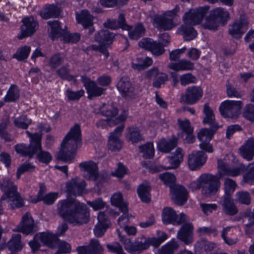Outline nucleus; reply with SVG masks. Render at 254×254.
Listing matches in <instances>:
<instances>
[{"mask_svg":"<svg viewBox=\"0 0 254 254\" xmlns=\"http://www.w3.org/2000/svg\"><path fill=\"white\" fill-rule=\"evenodd\" d=\"M126 117L127 113L126 112L124 111L119 117L116 119L115 120H111L108 119H107L106 120H100L96 123V125L98 127H101L102 128H104L107 124H108L110 126H112L113 125H116L124 121L126 119Z\"/></svg>","mask_w":254,"mask_h":254,"instance_id":"obj_42","label":"nucleus"},{"mask_svg":"<svg viewBox=\"0 0 254 254\" xmlns=\"http://www.w3.org/2000/svg\"><path fill=\"white\" fill-rule=\"evenodd\" d=\"M117 233L120 237V241L124 245L125 249L127 252L130 254H139L148 248V244L147 243L138 241L132 242L130 239L125 238L122 236L119 230H117Z\"/></svg>","mask_w":254,"mask_h":254,"instance_id":"obj_11","label":"nucleus"},{"mask_svg":"<svg viewBox=\"0 0 254 254\" xmlns=\"http://www.w3.org/2000/svg\"><path fill=\"white\" fill-rule=\"evenodd\" d=\"M235 200L241 204L249 205L251 204V197L250 193L247 191H238L236 193Z\"/></svg>","mask_w":254,"mask_h":254,"instance_id":"obj_53","label":"nucleus"},{"mask_svg":"<svg viewBox=\"0 0 254 254\" xmlns=\"http://www.w3.org/2000/svg\"><path fill=\"white\" fill-rule=\"evenodd\" d=\"M77 18L84 28L93 25V17L87 10H82L81 14L77 16Z\"/></svg>","mask_w":254,"mask_h":254,"instance_id":"obj_43","label":"nucleus"},{"mask_svg":"<svg viewBox=\"0 0 254 254\" xmlns=\"http://www.w3.org/2000/svg\"><path fill=\"white\" fill-rule=\"evenodd\" d=\"M34 227V220L29 212H26L22 217V220L14 230L28 235L33 232Z\"/></svg>","mask_w":254,"mask_h":254,"instance_id":"obj_22","label":"nucleus"},{"mask_svg":"<svg viewBox=\"0 0 254 254\" xmlns=\"http://www.w3.org/2000/svg\"><path fill=\"white\" fill-rule=\"evenodd\" d=\"M193 227L191 223H186L181 227L177 234V238L184 242L189 244L192 242Z\"/></svg>","mask_w":254,"mask_h":254,"instance_id":"obj_25","label":"nucleus"},{"mask_svg":"<svg viewBox=\"0 0 254 254\" xmlns=\"http://www.w3.org/2000/svg\"><path fill=\"white\" fill-rule=\"evenodd\" d=\"M21 235L15 234L12 235V238L7 243V247L12 252L19 251L22 248L21 243Z\"/></svg>","mask_w":254,"mask_h":254,"instance_id":"obj_40","label":"nucleus"},{"mask_svg":"<svg viewBox=\"0 0 254 254\" xmlns=\"http://www.w3.org/2000/svg\"><path fill=\"white\" fill-rule=\"evenodd\" d=\"M114 35L108 30H102L95 35L94 40L100 45L109 46L113 41Z\"/></svg>","mask_w":254,"mask_h":254,"instance_id":"obj_30","label":"nucleus"},{"mask_svg":"<svg viewBox=\"0 0 254 254\" xmlns=\"http://www.w3.org/2000/svg\"><path fill=\"white\" fill-rule=\"evenodd\" d=\"M248 24L247 20L244 17L241 16L239 20H236L234 22L231 27L229 29V34L234 38L239 39L247 30Z\"/></svg>","mask_w":254,"mask_h":254,"instance_id":"obj_21","label":"nucleus"},{"mask_svg":"<svg viewBox=\"0 0 254 254\" xmlns=\"http://www.w3.org/2000/svg\"><path fill=\"white\" fill-rule=\"evenodd\" d=\"M158 238H149L146 240L144 243L148 244V247L150 245L154 246L155 247H158L160 244L164 242L167 238V235L163 232L158 231Z\"/></svg>","mask_w":254,"mask_h":254,"instance_id":"obj_45","label":"nucleus"},{"mask_svg":"<svg viewBox=\"0 0 254 254\" xmlns=\"http://www.w3.org/2000/svg\"><path fill=\"white\" fill-rule=\"evenodd\" d=\"M203 112L205 115L203 120V124H208L210 126V128H207L213 132H215L218 128L219 126L215 121V117L212 110L207 104L204 106Z\"/></svg>","mask_w":254,"mask_h":254,"instance_id":"obj_31","label":"nucleus"},{"mask_svg":"<svg viewBox=\"0 0 254 254\" xmlns=\"http://www.w3.org/2000/svg\"><path fill=\"white\" fill-rule=\"evenodd\" d=\"M210 14L219 23L223 25L230 18L229 12L222 8H217L210 11Z\"/></svg>","mask_w":254,"mask_h":254,"instance_id":"obj_37","label":"nucleus"},{"mask_svg":"<svg viewBox=\"0 0 254 254\" xmlns=\"http://www.w3.org/2000/svg\"><path fill=\"white\" fill-rule=\"evenodd\" d=\"M168 67L176 71L192 70L194 68V64L187 60H182L177 63H171Z\"/></svg>","mask_w":254,"mask_h":254,"instance_id":"obj_34","label":"nucleus"},{"mask_svg":"<svg viewBox=\"0 0 254 254\" xmlns=\"http://www.w3.org/2000/svg\"><path fill=\"white\" fill-rule=\"evenodd\" d=\"M159 178L168 186H171L176 180L175 176L171 173L166 172L159 175Z\"/></svg>","mask_w":254,"mask_h":254,"instance_id":"obj_61","label":"nucleus"},{"mask_svg":"<svg viewBox=\"0 0 254 254\" xmlns=\"http://www.w3.org/2000/svg\"><path fill=\"white\" fill-rule=\"evenodd\" d=\"M80 39V34L78 33H70L64 31L62 36V40L65 43H76Z\"/></svg>","mask_w":254,"mask_h":254,"instance_id":"obj_48","label":"nucleus"},{"mask_svg":"<svg viewBox=\"0 0 254 254\" xmlns=\"http://www.w3.org/2000/svg\"><path fill=\"white\" fill-rule=\"evenodd\" d=\"M33 253H35L41 246H48V233L42 232L37 234L33 240L29 242Z\"/></svg>","mask_w":254,"mask_h":254,"instance_id":"obj_29","label":"nucleus"},{"mask_svg":"<svg viewBox=\"0 0 254 254\" xmlns=\"http://www.w3.org/2000/svg\"><path fill=\"white\" fill-rule=\"evenodd\" d=\"M183 12L180 6L177 5L173 9L166 11L163 15L155 14L150 17L153 24L160 31L170 30L176 26L173 22L174 19L179 16Z\"/></svg>","mask_w":254,"mask_h":254,"instance_id":"obj_6","label":"nucleus"},{"mask_svg":"<svg viewBox=\"0 0 254 254\" xmlns=\"http://www.w3.org/2000/svg\"><path fill=\"white\" fill-rule=\"evenodd\" d=\"M127 137L132 143L137 142L142 139L139 129L136 127H128Z\"/></svg>","mask_w":254,"mask_h":254,"instance_id":"obj_54","label":"nucleus"},{"mask_svg":"<svg viewBox=\"0 0 254 254\" xmlns=\"http://www.w3.org/2000/svg\"><path fill=\"white\" fill-rule=\"evenodd\" d=\"M107 248L109 252L116 254H126L121 245L118 243H115L112 244H107Z\"/></svg>","mask_w":254,"mask_h":254,"instance_id":"obj_63","label":"nucleus"},{"mask_svg":"<svg viewBox=\"0 0 254 254\" xmlns=\"http://www.w3.org/2000/svg\"><path fill=\"white\" fill-rule=\"evenodd\" d=\"M128 31V35L131 40H136L144 36L145 29L141 24H138L134 27L128 25V29H125Z\"/></svg>","mask_w":254,"mask_h":254,"instance_id":"obj_38","label":"nucleus"},{"mask_svg":"<svg viewBox=\"0 0 254 254\" xmlns=\"http://www.w3.org/2000/svg\"><path fill=\"white\" fill-rule=\"evenodd\" d=\"M184 154L181 148H178L176 151L168 157L170 166L166 167V169H176L180 165L183 161Z\"/></svg>","mask_w":254,"mask_h":254,"instance_id":"obj_32","label":"nucleus"},{"mask_svg":"<svg viewBox=\"0 0 254 254\" xmlns=\"http://www.w3.org/2000/svg\"><path fill=\"white\" fill-rule=\"evenodd\" d=\"M244 117L247 120L254 122V105L253 104L248 105L243 113Z\"/></svg>","mask_w":254,"mask_h":254,"instance_id":"obj_64","label":"nucleus"},{"mask_svg":"<svg viewBox=\"0 0 254 254\" xmlns=\"http://www.w3.org/2000/svg\"><path fill=\"white\" fill-rule=\"evenodd\" d=\"M84 91L80 90L77 91H73L71 89L68 88L66 91V94L68 100L69 101L78 100L84 95Z\"/></svg>","mask_w":254,"mask_h":254,"instance_id":"obj_58","label":"nucleus"},{"mask_svg":"<svg viewBox=\"0 0 254 254\" xmlns=\"http://www.w3.org/2000/svg\"><path fill=\"white\" fill-rule=\"evenodd\" d=\"M35 169V166L30 163H24L20 165L17 169L16 177L18 179L20 175L25 172L33 171Z\"/></svg>","mask_w":254,"mask_h":254,"instance_id":"obj_62","label":"nucleus"},{"mask_svg":"<svg viewBox=\"0 0 254 254\" xmlns=\"http://www.w3.org/2000/svg\"><path fill=\"white\" fill-rule=\"evenodd\" d=\"M30 52V47L25 46L19 49L16 53L13 55V57L17 59L18 61H21L27 59Z\"/></svg>","mask_w":254,"mask_h":254,"instance_id":"obj_57","label":"nucleus"},{"mask_svg":"<svg viewBox=\"0 0 254 254\" xmlns=\"http://www.w3.org/2000/svg\"><path fill=\"white\" fill-rule=\"evenodd\" d=\"M81 80L86 87L88 94V98L92 99L93 97H98L104 94L106 89L98 87L96 83L85 76H81Z\"/></svg>","mask_w":254,"mask_h":254,"instance_id":"obj_16","label":"nucleus"},{"mask_svg":"<svg viewBox=\"0 0 254 254\" xmlns=\"http://www.w3.org/2000/svg\"><path fill=\"white\" fill-rule=\"evenodd\" d=\"M23 24L20 28V33L17 38L22 39L33 35L38 28V23L33 16L26 17L22 19Z\"/></svg>","mask_w":254,"mask_h":254,"instance_id":"obj_8","label":"nucleus"},{"mask_svg":"<svg viewBox=\"0 0 254 254\" xmlns=\"http://www.w3.org/2000/svg\"><path fill=\"white\" fill-rule=\"evenodd\" d=\"M105 27L112 30L118 29L120 28L122 29H128V25L126 23L125 15L121 13L118 20L116 19H108L104 23Z\"/></svg>","mask_w":254,"mask_h":254,"instance_id":"obj_28","label":"nucleus"},{"mask_svg":"<svg viewBox=\"0 0 254 254\" xmlns=\"http://www.w3.org/2000/svg\"><path fill=\"white\" fill-rule=\"evenodd\" d=\"M209 9V6L199 7L190 9L183 16L184 24L178 29V33L183 35L185 40L190 41L195 38L197 32L192 26L201 22Z\"/></svg>","mask_w":254,"mask_h":254,"instance_id":"obj_4","label":"nucleus"},{"mask_svg":"<svg viewBox=\"0 0 254 254\" xmlns=\"http://www.w3.org/2000/svg\"><path fill=\"white\" fill-rule=\"evenodd\" d=\"M88 247L90 254H103L104 248L101 245L98 240H91Z\"/></svg>","mask_w":254,"mask_h":254,"instance_id":"obj_52","label":"nucleus"},{"mask_svg":"<svg viewBox=\"0 0 254 254\" xmlns=\"http://www.w3.org/2000/svg\"><path fill=\"white\" fill-rule=\"evenodd\" d=\"M203 90L199 86H193L188 87L185 95H183L180 99L181 103L193 104L198 101L202 96Z\"/></svg>","mask_w":254,"mask_h":254,"instance_id":"obj_12","label":"nucleus"},{"mask_svg":"<svg viewBox=\"0 0 254 254\" xmlns=\"http://www.w3.org/2000/svg\"><path fill=\"white\" fill-rule=\"evenodd\" d=\"M196 247L202 252H209L216 247V245L215 243L208 241L206 240L202 239L197 242Z\"/></svg>","mask_w":254,"mask_h":254,"instance_id":"obj_47","label":"nucleus"},{"mask_svg":"<svg viewBox=\"0 0 254 254\" xmlns=\"http://www.w3.org/2000/svg\"><path fill=\"white\" fill-rule=\"evenodd\" d=\"M81 142L80 127L75 124L66 135L61 144V148L56 155L57 160L70 163L74 158L76 150Z\"/></svg>","mask_w":254,"mask_h":254,"instance_id":"obj_3","label":"nucleus"},{"mask_svg":"<svg viewBox=\"0 0 254 254\" xmlns=\"http://www.w3.org/2000/svg\"><path fill=\"white\" fill-rule=\"evenodd\" d=\"M138 45L141 48L151 52L155 56H160L165 52L164 46L160 42L151 39L143 38L139 42Z\"/></svg>","mask_w":254,"mask_h":254,"instance_id":"obj_14","label":"nucleus"},{"mask_svg":"<svg viewBox=\"0 0 254 254\" xmlns=\"http://www.w3.org/2000/svg\"><path fill=\"white\" fill-rule=\"evenodd\" d=\"M111 202L113 205L119 207L121 212L127 210V204L123 201L121 193L114 194L111 197Z\"/></svg>","mask_w":254,"mask_h":254,"instance_id":"obj_39","label":"nucleus"},{"mask_svg":"<svg viewBox=\"0 0 254 254\" xmlns=\"http://www.w3.org/2000/svg\"><path fill=\"white\" fill-rule=\"evenodd\" d=\"M59 215L73 226H80L90 221V212L87 206L73 198L60 201L58 204Z\"/></svg>","mask_w":254,"mask_h":254,"instance_id":"obj_1","label":"nucleus"},{"mask_svg":"<svg viewBox=\"0 0 254 254\" xmlns=\"http://www.w3.org/2000/svg\"><path fill=\"white\" fill-rule=\"evenodd\" d=\"M240 155L248 161L253 159L254 156V138H249L244 144L239 148Z\"/></svg>","mask_w":254,"mask_h":254,"instance_id":"obj_27","label":"nucleus"},{"mask_svg":"<svg viewBox=\"0 0 254 254\" xmlns=\"http://www.w3.org/2000/svg\"><path fill=\"white\" fill-rule=\"evenodd\" d=\"M49 25L51 27L50 38L53 41L62 37L65 29H62L61 23L58 20L49 21Z\"/></svg>","mask_w":254,"mask_h":254,"instance_id":"obj_33","label":"nucleus"},{"mask_svg":"<svg viewBox=\"0 0 254 254\" xmlns=\"http://www.w3.org/2000/svg\"><path fill=\"white\" fill-rule=\"evenodd\" d=\"M219 24V23L215 18H213L210 13L209 15L206 18L205 22L203 24V26L205 29L216 30L217 29Z\"/></svg>","mask_w":254,"mask_h":254,"instance_id":"obj_56","label":"nucleus"},{"mask_svg":"<svg viewBox=\"0 0 254 254\" xmlns=\"http://www.w3.org/2000/svg\"><path fill=\"white\" fill-rule=\"evenodd\" d=\"M13 123L16 127L26 129L29 125L31 124V120H28L26 116L22 115L15 118Z\"/></svg>","mask_w":254,"mask_h":254,"instance_id":"obj_55","label":"nucleus"},{"mask_svg":"<svg viewBox=\"0 0 254 254\" xmlns=\"http://www.w3.org/2000/svg\"><path fill=\"white\" fill-rule=\"evenodd\" d=\"M214 133L213 131L205 128L202 129L198 132L197 136L201 141L199 147L202 150L209 153L213 151L212 146L209 143V141L212 138Z\"/></svg>","mask_w":254,"mask_h":254,"instance_id":"obj_17","label":"nucleus"},{"mask_svg":"<svg viewBox=\"0 0 254 254\" xmlns=\"http://www.w3.org/2000/svg\"><path fill=\"white\" fill-rule=\"evenodd\" d=\"M79 167L82 171L85 172L84 177L87 180L95 181L101 177L97 164L92 161L80 163Z\"/></svg>","mask_w":254,"mask_h":254,"instance_id":"obj_13","label":"nucleus"},{"mask_svg":"<svg viewBox=\"0 0 254 254\" xmlns=\"http://www.w3.org/2000/svg\"><path fill=\"white\" fill-rule=\"evenodd\" d=\"M26 133L30 139V144L28 146L23 144L15 145V149L16 152L22 156L31 158L39 150L40 152L37 155L39 160L48 164V153L41 149L42 133L41 132L32 133L29 131H26Z\"/></svg>","mask_w":254,"mask_h":254,"instance_id":"obj_5","label":"nucleus"},{"mask_svg":"<svg viewBox=\"0 0 254 254\" xmlns=\"http://www.w3.org/2000/svg\"><path fill=\"white\" fill-rule=\"evenodd\" d=\"M57 73L63 79L76 81L74 77L69 74V70L65 67L63 66L59 70H57Z\"/></svg>","mask_w":254,"mask_h":254,"instance_id":"obj_59","label":"nucleus"},{"mask_svg":"<svg viewBox=\"0 0 254 254\" xmlns=\"http://www.w3.org/2000/svg\"><path fill=\"white\" fill-rule=\"evenodd\" d=\"M118 109L111 105H103L101 108L100 113L103 116H106L108 120H113L112 119L118 114Z\"/></svg>","mask_w":254,"mask_h":254,"instance_id":"obj_41","label":"nucleus"},{"mask_svg":"<svg viewBox=\"0 0 254 254\" xmlns=\"http://www.w3.org/2000/svg\"><path fill=\"white\" fill-rule=\"evenodd\" d=\"M224 186L225 191L224 195L232 196V194L234 192L237 187L236 182L233 180L227 178L225 179Z\"/></svg>","mask_w":254,"mask_h":254,"instance_id":"obj_49","label":"nucleus"},{"mask_svg":"<svg viewBox=\"0 0 254 254\" xmlns=\"http://www.w3.org/2000/svg\"><path fill=\"white\" fill-rule=\"evenodd\" d=\"M177 145V139L174 137L172 139L167 140L163 138L158 143V149L164 153L170 152Z\"/></svg>","mask_w":254,"mask_h":254,"instance_id":"obj_35","label":"nucleus"},{"mask_svg":"<svg viewBox=\"0 0 254 254\" xmlns=\"http://www.w3.org/2000/svg\"><path fill=\"white\" fill-rule=\"evenodd\" d=\"M85 186V181L78 177L71 179L66 184L67 192L69 196L81 195Z\"/></svg>","mask_w":254,"mask_h":254,"instance_id":"obj_15","label":"nucleus"},{"mask_svg":"<svg viewBox=\"0 0 254 254\" xmlns=\"http://www.w3.org/2000/svg\"><path fill=\"white\" fill-rule=\"evenodd\" d=\"M58 246L59 249L55 254H67L71 252L70 245L65 241H60L57 236L49 232V248Z\"/></svg>","mask_w":254,"mask_h":254,"instance_id":"obj_18","label":"nucleus"},{"mask_svg":"<svg viewBox=\"0 0 254 254\" xmlns=\"http://www.w3.org/2000/svg\"><path fill=\"white\" fill-rule=\"evenodd\" d=\"M117 86L122 96L125 98L134 99L137 96L134 88L127 78H122Z\"/></svg>","mask_w":254,"mask_h":254,"instance_id":"obj_19","label":"nucleus"},{"mask_svg":"<svg viewBox=\"0 0 254 254\" xmlns=\"http://www.w3.org/2000/svg\"><path fill=\"white\" fill-rule=\"evenodd\" d=\"M179 245L176 241H172L171 242L163 246L160 250V254H173L177 251Z\"/></svg>","mask_w":254,"mask_h":254,"instance_id":"obj_51","label":"nucleus"},{"mask_svg":"<svg viewBox=\"0 0 254 254\" xmlns=\"http://www.w3.org/2000/svg\"><path fill=\"white\" fill-rule=\"evenodd\" d=\"M188 220V216L184 213H181L179 217L175 211L171 207H165L163 210L162 221L164 224L172 223L179 225Z\"/></svg>","mask_w":254,"mask_h":254,"instance_id":"obj_9","label":"nucleus"},{"mask_svg":"<svg viewBox=\"0 0 254 254\" xmlns=\"http://www.w3.org/2000/svg\"><path fill=\"white\" fill-rule=\"evenodd\" d=\"M207 155L202 151L193 152L188 155V165L190 170H194L202 166L206 162Z\"/></svg>","mask_w":254,"mask_h":254,"instance_id":"obj_20","label":"nucleus"},{"mask_svg":"<svg viewBox=\"0 0 254 254\" xmlns=\"http://www.w3.org/2000/svg\"><path fill=\"white\" fill-rule=\"evenodd\" d=\"M242 106L241 101L228 100L221 104L219 110L223 117L234 118L238 116Z\"/></svg>","mask_w":254,"mask_h":254,"instance_id":"obj_7","label":"nucleus"},{"mask_svg":"<svg viewBox=\"0 0 254 254\" xmlns=\"http://www.w3.org/2000/svg\"><path fill=\"white\" fill-rule=\"evenodd\" d=\"M47 191V187L43 183L39 184V190L37 194V198L32 200V202L36 203L41 200L43 201L46 204H48V194L44 195Z\"/></svg>","mask_w":254,"mask_h":254,"instance_id":"obj_50","label":"nucleus"},{"mask_svg":"<svg viewBox=\"0 0 254 254\" xmlns=\"http://www.w3.org/2000/svg\"><path fill=\"white\" fill-rule=\"evenodd\" d=\"M19 97V91L15 85H11L4 98L6 102H14Z\"/></svg>","mask_w":254,"mask_h":254,"instance_id":"obj_46","label":"nucleus"},{"mask_svg":"<svg viewBox=\"0 0 254 254\" xmlns=\"http://www.w3.org/2000/svg\"><path fill=\"white\" fill-rule=\"evenodd\" d=\"M218 175L204 174L200 176V187L202 193L205 196L214 195L219 190L221 183L220 179L225 175L235 177L245 170L244 165L238 167L231 168L228 164L220 159L218 160Z\"/></svg>","mask_w":254,"mask_h":254,"instance_id":"obj_2","label":"nucleus"},{"mask_svg":"<svg viewBox=\"0 0 254 254\" xmlns=\"http://www.w3.org/2000/svg\"><path fill=\"white\" fill-rule=\"evenodd\" d=\"M1 203L6 201L12 209L23 205V199L17 191L16 186L12 187L6 191L1 197Z\"/></svg>","mask_w":254,"mask_h":254,"instance_id":"obj_10","label":"nucleus"},{"mask_svg":"<svg viewBox=\"0 0 254 254\" xmlns=\"http://www.w3.org/2000/svg\"><path fill=\"white\" fill-rule=\"evenodd\" d=\"M221 204L223 212L227 215L234 216L238 213V208L234 203L232 196L223 195L222 197Z\"/></svg>","mask_w":254,"mask_h":254,"instance_id":"obj_26","label":"nucleus"},{"mask_svg":"<svg viewBox=\"0 0 254 254\" xmlns=\"http://www.w3.org/2000/svg\"><path fill=\"white\" fill-rule=\"evenodd\" d=\"M140 151L142 153L144 159L152 158L154 154V149L152 143H147L139 146Z\"/></svg>","mask_w":254,"mask_h":254,"instance_id":"obj_44","label":"nucleus"},{"mask_svg":"<svg viewBox=\"0 0 254 254\" xmlns=\"http://www.w3.org/2000/svg\"><path fill=\"white\" fill-rule=\"evenodd\" d=\"M150 184L148 182H144L138 186L137 193L143 202L148 203L150 201Z\"/></svg>","mask_w":254,"mask_h":254,"instance_id":"obj_36","label":"nucleus"},{"mask_svg":"<svg viewBox=\"0 0 254 254\" xmlns=\"http://www.w3.org/2000/svg\"><path fill=\"white\" fill-rule=\"evenodd\" d=\"M178 124L183 133L193 132V128L191 127L190 123L188 120L183 121L180 119H178Z\"/></svg>","mask_w":254,"mask_h":254,"instance_id":"obj_60","label":"nucleus"},{"mask_svg":"<svg viewBox=\"0 0 254 254\" xmlns=\"http://www.w3.org/2000/svg\"><path fill=\"white\" fill-rule=\"evenodd\" d=\"M173 193L172 199L174 203L178 205H183L188 199V192L186 189L182 186L177 185L171 188Z\"/></svg>","mask_w":254,"mask_h":254,"instance_id":"obj_24","label":"nucleus"},{"mask_svg":"<svg viewBox=\"0 0 254 254\" xmlns=\"http://www.w3.org/2000/svg\"><path fill=\"white\" fill-rule=\"evenodd\" d=\"M124 127V125L121 124L113 132L111 133L109 138V146L112 151L119 150L122 148V144L119 138Z\"/></svg>","mask_w":254,"mask_h":254,"instance_id":"obj_23","label":"nucleus"}]
</instances>
